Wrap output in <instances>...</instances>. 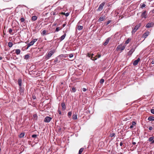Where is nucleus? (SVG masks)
Wrapping results in <instances>:
<instances>
[{"mask_svg":"<svg viewBox=\"0 0 154 154\" xmlns=\"http://www.w3.org/2000/svg\"><path fill=\"white\" fill-rule=\"evenodd\" d=\"M140 26V24L139 23L133 29V30L132 31V34H134L137 30L139 28Z\"/></svg>","mask_w":154,"mask_h":154,"instance_id":"f257e3e1","label":"nucleus"},{"mask_svg":"<svg viewBox=\"0 0 154 154\" xmlns=\"http://www.w3.org/2000/svg\"><path fill=\"white\" fill-rule=\"evenodd\" d=\"M147 13L146 11H145L143 12L141 15V17L142 19L143 18L145 19L147 18Z\"/></svg>","mask_w":154,"mask_h":154,"instance_id":"f03ea898","label":"nucleus"},{"mask_svg":"<svg viewBox=\"0 0 154 154\" xmlns=\"http://www.w3.org/2000/svg\"><path fill=\"white\" fill-rule=\"evenodd\" d=\"M54 53V51H49L47 54L46 58L47 59H49Z\"/></svg>","mask_w":154,"mask_h":154,"instance_id":"7ed1b4c3","label":"nucleus"},{"mask_svg":"<svg viewBox=\"0 0 154 154\" xmlns=\"http://www.w3.org/2000/svg\"><path fill=\"white\" fill-rule=\"evenodd\" d=\"M105 4V2H103L99 6V8L97 9V11H100L103 9V7Z\"/></svg>","mask_w":154,"mask_h":154,"instance_id":"20e7f679","label":"nucleus"},{"mask_svg":"<svg viewBox=\"0 0 154 154\" xmlns=\"http://www.w3.org/2000/svg\"><path fill=\"white\" fill-rule=\"evenodd\" d=\"M37 40L38 39L36 38L33 39L28 44V47H29L33 45L37 41Z\"/></svg>","mask_w":154,"mask_h":154,"instance_id":"39448f33","label":"nucleus"},{"mask_svg":"<svg viewBox=\"0 0 154 154\" xmlns=\"http://www.w3.org/2000/svg\"><path fill=\"white\" fill-rule=\"evenodd\" d=\"M52 119V118L49 116H46L44 119V122L47 123L49 122Z\"/></svg>","mask_w":154,"mask_h":154,"instance_id":"423d86ee","label":"nucleus"},{"mask_svg":"<svg viewBox=\"0 0 154 154\" xmlns=\"http://www.w3.org/2000/svg\"><path fill=\"white\" fill-rule=\"evenodd\" d=\"M150 32L148 31H146L143 34L142 37L144 38V39L146 38L147 36L149 35Z\"/></svg>","mask_w":154,"mask_h":154,"instance_id":"0eeeda50","label":"nucleus"},{"mask_svg":"<svg viewBox=\"0 0 154 154\" xmlns=\"http://www.w3.org/2000/svg\"><path fill=\"white\" fill-rule=\"evenodd\" d=\"M125 46H122L120 45H119L117 46V49L120 50L121 51H122L125 49Z\"/></svg>","mask_w":154,"mask_h":154,"instance_id":"6e6552de","label":"nucleus"},{"mask_svg":"<svg viewBox=\"0 0 154 154\" xmlns=\"http://www.w3.org/2000/svg\"><path fill=\"white\" fill-rule=\"evenodd\" d=\"M140 58H138L137 60H134L133 63V65L134 66L137 65L138 64V63L140 61Z\"/></svg>","mask_w":154,"mask_h":154,"instance_id":"1a4fd4ad","label":"nucleus"},{"mask_svg":"<svg viewBox=\"0 0 154 154\" xmlns=\"http://www.w3.org/2000/svg\"><path fill=\"white\" fill-rule=\"evenodd\" d=\"M66 33H65L63 35H62L59 39H58V40H59L60 42L62 41L64 39L66 36Z\"/></svg>","mask_w":154,"mask_h":154,"instance_id":"9d476101","label":"nucleus"},{"mask_svg":"<svg viewBox=\"0 0 154 154\" xmlns=\"http://www.w3.org/2000/svg\"><path fill=\"white\" fill-rule=\"evenodd\" d=\"M134 50H135L133 48L131 49L128 53V55L129 56L131 55Z\"/></svg>","mask_w":154,"mask_h":154,"instance_id":"9b49d317","label":"nucleus"},{"mask_svg":"<svg viewBox=\"0 0 154 154\" xmlns=\"http://www.w3.org/2000/svg\"><path fill=\"white\" fill-rule=\"evenodd\" d=\"M61 106L62 107V109L63 110H64L66 109V106L64 102H63L61 103Z\"/></svg>","mask_w":154,"mask_h":154,"instance_id":"f8f14e48","label":"nucleus"},{"mask_svg":"<svg viewBox=\"0 0 154 154\" xmlns=\"http://www.w3.org/2000/svg\"><path fill=\"white\" fill-rule=\"evenodd\" d=\"M153 26L152 23H148L146 26V27L147 28H150Z\"/></svg>","mask_w":154,"mask_h":154,"instance_id":"ddd939ff","label":"nucleus"},{"mask_svg":"<svg viewBox=\"0 0 154 154\" xmlns=\"http://www.w3.org/2000/svg\"><path fill=\"white\" fill-rule=\"evenodd\" d=\"M19 91L20 94H23L24 91V88H22L21 87H20L19 88Z\"/></svg>","mask_w":154,"mask_h":154,"instance_id":"4468645a","label":"nucleus"},{"mask_svg":"<svg viewBox=\"0 0 154 154\" xmlns=\"http://www.w3.org/2000/svg\"><path fill=\"white\" fill-rule=\"evenodd\" d=\"M11 59L16 60L18 59V58L16 56L15 54H13L11 57Z\"/></svg>","mask_w":154,"mask_h":154,"instance_id":"2eb2a0df","label":"nucleus"},{"mask_svg":"<svg viewBox=\"0 0 154 154\" xmlns=\"http://www.w3.org/2000/svg\"><path fill=\"white\" fill-rule=\"evenodd\" d=\"M152 136V137H151L149 138L148 141H149V142H151L154 139V134H153Z\"/></svg>","mask_w":154,"mask_h":154,"instance_id":"dca6fc26","label":"nucleus"},{"mask_svg":"<svg viewBox=\"0 0 154 154\" xmlns=\"http://www.w3.org/2000/svg\"><path fill=\"white\" fill-rule=\"evenodd\" d=\"M148 120L149 121H154V117L152 116H150L148 118Z\"/></svg>","mask_w":154,"mask_h":154,"instance_id":"f3484780","label":"nucleus"},{"mask_svg":"<svg viewBox=\"0 0 154 154\" xmlns=\"http://www.w3.org/2000/svg\"><path fill=\"white\" fill-rule=\"evenodd\" d=\"M109 38H107L106 40L105 41V42L103 43V45L104 46L106 45L108 43L109 41Z\"/></svg>","mask_w":154,"mask_h":154,"instance_id":"a211bd4d","label":"nucleus"},{"mask_svg":"<svg viewBox=\"0 0 154 154\" xmlns=\"http://www.w3.org/2000/svg\"><path fill=\"white\" fill-rule=\"evenodd\" d=\"M18 84L19 86L20 87H21L22 85V80L21 79H18Z\"/></svg>","mask_w":154,"mask_h":154,"instance_id":"6ab92c4d","label":"nucleus"},{"mask_svg":"<svg viewBox=\"0 0 154 154\" xmlns=\"http://www.w3.org/2000/svg\"><path fill=\"white\" fill-rule=\"evenodd\" d=\"M30 57L29 55L28 54H26L24 56V58L25 60H28L29 59Z\"/></svg>","mask_w":154,"mask_h":154,"instance_id":"aec40b11","label":"nucleus"},{"mask_svg":"<svg viewBox=\"0 0 154 154\" xmlns=\"http://www.w3.org/2000/svg\"><path fill=\"white\" fill-rule=\"evenodd\" d=\"M60 14H61L65 15V16L66 17H68L69 15V13H65L64 12H62Z\"/></svg>","mask_w":154,"mask_h":154,"instance_id":"412c9836","label":"nucleus"},{"mask_svg":"<svg viewBox=\"0 0 154 154\" xmlns=\"http://www.w3.org/2000/svg\"><path fill=\"white\" fill-rule=\"evenodd\" d=\"M37 17L36 16H34L32 17V21H35L37 19Z\"/></svg>","mask_w":154,"mask_h":154,"instance_id":"4be33fe9","label":"nucleus"},{"mask_svg":"<svg viewBox=\"0 0 154 154\" xmlns=\"http://www.w3.org/2000/svg\"><path fill=\"white\" fill-rule=\"evenodd\" d=\"M24 133H22L19 135V137L20 138H22L24 136Z\"/></svg>","mask_w":154,"mask_h":154,"instance_id":"5701e85b","label":"nucleus"},{"mask_svg":"<svg viewBox=\"0 0 154 154\" xmlns=\"http://www.w3.org/2000/svg\"><path fill=\"white\" fill-rule=\"evenodd\" d=\"M15 52L17 55H18L20 53V50L19 49H16V50Z\"/></svg>","mask_w":154,"mask_h":154,"instance_id":"b1692460","label":"nucleus"},{"mask_svg":"<svg viewBox=\"0 0 154 154\" xmlns=\"http://www.w3.org/2000/svg\"><path fill=\"white\" fill-rule=\"evenodd\" d=\"M83 26H82L79 25L78 26V29L79 30H81L83 29Z\"/></svg>","mask_w":154,"mask_h":154,"instance_id":"393cba45","label":"nucleus"},{"mask_svg":"<svg viewBox=\"0 0 154 154\" xmlns=\"http://www.w3.org/2000/svg\"><path fill=\"white\" fill-rule=\"evenodd\" d=\"M72 118L74 120H76L77 119V115H73L72 116Z\"/></svg>","mask_w":154,"mask_h":154,"instance_id":"a878e982","label":"nucleus"},{"mask_svg":"<svg viewBox=\"0 0 154 154\" xmlns=\"http://www.w3.org/2000/svg\"><path fill=\"white\" fill-rule=\"evenodd\" d=\"M62 29L61 28H60V27H57L55 31L56 32H58L60 30Z\"/></svg>","mask_w":154,"mask_h":154,"instance_id":"bb28decb","label":"nucleus"},{"mask_svg":"<svg viewBox=\"0 0 154 154\" xmlns=\"http://www.w3.org/2000/svg\"><path fill=\"white\" fill-rule=\"evenodd\" d=\"M103 17H100L99 18L98 20L99 22H100L103 21Z\"/></svg>","mask_w":154,"mask_h":154,"instance_id":"cd10ccee","label":"nucleus"},{"mask_svg":"<svg viewBox=\"0 0 154 154\" xmlns=\"http://www.w3.org/2000/svg\"><path fill=\"white\" fill-rule=\"evenodd\" d=\"M47 33V31L45 30H44L43 31H42V34L44 35H45L46 34H46Z\"/></svg>","mask_w":154,"mask_h":154,"instance_id":"c85d7f7f","label":"nucleus"},{"mask_svg":"<svg viewBox=\"0 0 154 154\" xmlns=\"http://www.w3.org/2000/svg\"><path fill=\"white\" fill-rule=\"evenodd\" d=\"M72 113L71 112H69L68 113V116L69 117H70L72 115Z\"/></svg>","mask_w":154,"mask_h":154,"instance_id":"c756f323","label":"nucleus"},{"mask_svg":"<svg viewBox=\"0 0 154 154\" xmlns=\"http://www.w3.org/2000/svg\"><path fill=\"white\" fill-rule=\"evenodd\" d=\"M34 119L35 120H36L37 119V116L36 114H34L33 115Z\"/></svg>","mask_w":154,"mask_h":154,"instance_id":"7c9ffc66","label":"nucleus"},{"mask_svg":"<svg viewBox=\"0 0 154 154\" xmlns=\"http://www.w3.org/2000/svg\"><path fill=\"white\" fill-rule=\"evenodd\" d=\"M131 39H129V38H128L126 41H125V43L126 44H128L130 41Z\"/></svg>","mask_w":154,"mask_h":154,"instance_id":"2f4dec72","label":"nucleus"},{"mask_svg":"<svg viewBox=\"0 0 154 154\" xmlns=\"http://www.w3.org/2000/svg\"><path fill=\"white\" fill-rule=\"evenodd\" d=\"M72 90L73 92H75L76 91V89L75 88L72 87Z\"/></svg>","mask_w":154,"mask_h":154,"instance_id":"473e14b6","label":"nucleus"},{"mask_svg":"<svg viewBox=\"0 0 154 154\" xmlns=\"http://www.w3.org/2000/svg\"><path fill=\"white\" fill-rule=\"evenodd\" d=\"M104 79H102L100 80V83L101 84H103L104 82Z\"/></svg>","mask_w":154,"mask_h":154,"instance_id":"72a5a7b5","label":"nucleus"},{"mask_svg":"<svg viewBox=\"0 0 154 154\" xmlns=\"http://www.w3.org/2000/svg\"><path fill=\"white\" fill-rule=\"evenodd\" d=\"M140 5H141V8H144L146 6V5L144 4H143L142 5H141V4Z\"/></svg>","mask_w":154,"mask_h":154,"instance_id":"f704fd0d","label":"nucleus"},{"mask_svg":"<svg viewBox=\"0 0 154 154\" xmlns=\"http://www.w3.org/2000/svg\"><path fill=\"white\" fill-rule=\"evenodd\" d=\"M37 137L36 134H33L32 136V138H35Z\"/></svg>","mask_w":154,"mask_h":154,"instance_id":"c9c22d12","label":"nucleus"},{"mask_svg":"<svg viewBox=\"0 0 154 154\" xmlns=\"http://www.w3.org/2000/svg\"><path fill=\"white\" fill-rule=\"evenodd\" d=\"M20 20H21V22H24V21H25V19H24V18H21V19H20Z\"/></svg>","mask_w":154,"mask_h":154,"instance_id":"e433bc0d","label":"nucleus"},{"mask_svg":"<svg viewBox=\"0 0 154 154\" xmlns=\"http://www.w3.org/2000/svg\"><path fill=\"white\" fill-rule=\"evenodd\" d=\"M111 22V20H108L107 22V23H106V25H108Z\"/></svg>","mask_w":154,"mask_h":154,"instance_id":"4c0bfd02","label":"nucleus"},{"mask_svg":"<svg viewBox=\"0 0 154 154\" xmlns=\"http://www.w3.org/2000/svg\"><path fill=\"white\" fill-rule=\"evenodd\" d=\"M93 59H92V57H91V59L92 60H96L97 59V58H96V57H93Z\"/></svg>","mask_w":154,"mask_h":154,"instance_id":"58836bf2","label":"nucleus"},{"mask_svg":"<svg viewBox=\"0 0 154 154\" xmlns=\"http://www.w3.org/2000/svg\"><path fill=\"white\" fill-rule=\"evenodd\" d=\"M151 112L152 113L154 114V109H152L150 110Z\"/></svg>","mask_w":154,"mask_h":154,"instance_id":"ea45409f","label":"nucleus"},{"mask_svg":"<svg viewBox=\"0 0 154 154\" xmlns=\"http://www.w3.org/2000/svg\"><path fill=\"white\" fill-rule=\"evenodd\" d=\"M115 135V134L114 133H112L110 134V136L111 137H114Z\"/></svg>","mask_w":154,"mask_h":154,"instance_id":"a19ab883","label":"nucleus"},{"mask_svg":"<svg viewBox=\"0 0 154 154\" xmlns=\"http://www.w3.org/2000/svg\"><path fill=\"white\" fill-rule=\"evenodd\" d=\"M73 56V54H69V57L70 58L72 57Z\"/></svg>","mask_w":154,"mask_h":154,"instance_id":"79ce46f5","label":"nucleus"},{"mask_svg":"<svg viewBox=\"0 0 154 154\" xmlns=\"http://www.w3.org/2000/svg\"><path fill=\"white\" fill-rule=\"evenodd\" d=\"M87 56L88 57H90L91 56V54L89 53H87Z\"/></svg>","mask_w":154,"mask_h":154,"instance_id":"37998d69","label":"nucleus"},{"mask_svg":"<svg viewBox=\"0 0 154 154\" xmlns=\"http://www.w3.org/2000/svg\"><path fill=\"white\" fill-rule=\"evenodd\" d=\"M58 62V60L57 59H56L54 60V62L55 63H57Z\"/></svg>","mask_w":154,"mask_h":154,"instance_id":"c03bdc74","label":"nucleus"},{"mask_svg":"<svg viewBox=\"0 0 154 154\" xmlns=\"http://www.w3.org/2000/svg\"><path fill=\"white\" fill-rule=\"evenodd\" d=\"M136 124V123L134 121H133L132 122V125H135Z\"/></svg>","mask_w":154,"mask_h":154,"instance_id":"a18cd8bd","label":"nucleus"},{"mask_svg":"<svg viewBox=\"0 0 154 154\" xmlns=\"http://www.w3.org/2000/svg\"><path fill=\"white\" fill-rule=\"evenodd\" d=\"M58 112L60 115H61L62 113H61V111L60 110H58Z\"/></svg>","mask_w":154,"mask_h":154,"instance_id":"49530a36","label":"nucleus"},{"mask_svg":"<svg viewBox=\"0 0 154 154\" xmlns=\"http://www.w3.org/2000/svg\"><path fill=\"white\" fill-rule=\"evenodd\" d=\"M32 98L34 100H35L36 99V97L35 95H33L32 96Z\"/></svg>","mask_w":154,"mask_h":154,"instance_id":"de8ad7c7","label":"nucleus"},{"mask_svg":"<svg viewBox=\"0 0 154 154\" xmlns=\"http://www.w3.org/2000/svg\"><path fill=\"white\" fill-rule=\"evenodd\" d=\"M153 128L152 127H150L149 128V130H151L153 129Z\"/></svg>","mask_w":154,"mask_h":154,"instance_id":"09e8293b","label":"nucleus"},{"mask_svg":"<svg viewBox=\"0 0 154 154\" xmlns=\"http://www.w3.org/2000/svg\"><path fill=\"white\" fill-rule=\"evenodd\" d=\"M82 90L83 91H84V92H85L86 91H87V89L86 88H83V89H82Z\"/></svg>","mask_w":154,"mask_h":154,"instance_id":"8fccbe9b","label":"nucleus"},{"mask_svg":"<svg viewBox=\"0 0 154 154\" xmlns=\"http://www.w3.org/2000/svg\"><path fill=\"white\" fill-rule=\"evenodd\" d=\"M12 30L10 29V34H13V33H12Z\"/></svg>","mask_w":154,"mask_h":154,"instance_id":"3c124183","label":"nucleus"},{"mask_svg":"<svg viewBox=\"0 0 154 154\" xmlns=\"http://www.w3.org/2000/svg\"><path fill=\"white\" fill-rule=\"evenodd\" d=\"M98 58H100L101 57V55L100 54H98L97 55Z\"/></svg>","mask_w":154,"mask_h":154,"instance_id":"603ef678","label":"nucleus"},{"mask_svg":"<svg viewBox=\"0 0 154 154\" xmlns=\"http://www.w3.org/2000/svg\"><path fill=\"white\" fill-rule=\"evenodd\" d=\"M53 14L54 15H56L57 14L55 12H53Z\"/></svg>","mask_w":154,"mask_h":154,"instance_id":"864d4df0","label":"nucleus"},{"mask_svg":"<svg viewBox=\"0 0 154 154\" xmlns=\"http://www.w3.org/2000/svg\"><path fill=\"white\" fill-rule=\"evenodd\" d=\"M13 45V44L12 42H10V48H11Z\"/></svg>","mask_w":154,"mask_h":154,"instance_id":"5fc2aeb1","label":"nucleus"},{"mask_svg":"<svg viewBox=\"0 0 154 154\" xmlns=\"http://www.w3.org/2000/svg\"><path fill=\"white\" fill-rule=\"evenodd\" d=\"M122 144H123V143H122L121 142L120 143V145L121 146H122Z\"/></svg>","mask_w":154,"mask_h":154,"instance_id":"6e6d98bb","label":"nucleus"},{"mask_svg":"<svg viewBox=\"0 0 154 154\" xmlns=\"http://www.w3.org/2000/svg\"><path fill=\"white\" fill-rule=\"evenodd\" d=\"M66 25V23H64V24H63L62 25L63 27H64Z\"/></svg>","mask_w":154,"mask_h":154,"instance_id":"4d7b16f0","label":"nucleus"},{"mask_svg":"<svg viewBox=\"0 0 154 154\" xmlns=\"http://www.w3.org/2000/svg\"><path fill=\"white\" fill-rule=\"evenodd\" d=\"M133 125H131L130 126V128H132L133 127Z\"/></svg>","mask_w":154,"mask_h":154,"instance_id":"13d9d810","label":"nucleus"},{"mask_svg":"<svg viewBox=\"0 0 154 154\" xmlns=\"http://www.w3.org/2000/svg\"><path fill=\"white\" fill-rule=\"evenodd\" d=\"M132 144H133V145H135V144H136V142H132Z\"/></svg>","mask_w":154,"mask_h":154,"instance_id":"bf43d9fd","label":"nucleus"},{"mask_svg":"<svg viewBox=\"0 0 154 154\" xmlns=\"http://www.w3.org/2000/svg\"><path fill=\"white\" fill-rule=\"evenodd\" d=\"M154 143V139L152 141L151 143V144H153Z\"/></svg>","mask_w":154,"mask_h":154,"instance_id":"052dcab7","label":"nucleus"},{"mask_svg":"<svg viewBox=\"0 0 154 154\" xmlns=\"http://www.w3.org/2000/svg\"><path fill=\"white\" fill-rule=\"evenodd\" d=\"M152 64H154V60H153L151 62Z\"/></svg>","mask_w":154,"mask_h":154,"instance_id":"680f3d73","label":"nucleus"},{"mask_svg":"<svg viewBox=\"0 0 154 154\" xmlns=\"http://www.w3.org/2000/svg\"><path fill=\"white\" fill-rule=\"evenodd\" d=\"M94 55V54H91V57H92V58H93V56Z\"/></svg>","mask_w":154,"mask_h":154,"instance_id":"e2e57ef3","label":"nucleus"},{"mask_svg":"<svg viewBox=\"0 0 154 154\" xmlns=\"http://www.w3.org/2000/svg\"><path fill=\"white\" fill-rule=\"evenodd\" d=\"M10 42H8V45L9 47H10Z\"/></svg>","mask_w":154,"mask_h":154,"instance_id":"0e129e2a","label":"nucleus"},{"mask_svg":"<svg viewBox=\"0 0 154 154\" xmlns=\"http://www.w3.org/2000/svg\"><path fill=\"white\" fill-rule=\"evenodd\" d=\"M2 58L0 56V60H2Z\"/></svg>","mask_w":154,"mask_h":154,"instance_id":"69168bd1","label":"nucleus"},{"mask_svg":"<svg viewBox=\"0 0 154 154\" xmlns=\"http://www.w3.org/2000/svg\"><path fill=\"white\" fill-rule=\"evenodd\" d=\"M29 47H28V44L27 45V47L26 48V49H28Z\"/></svg>","mask_w":154,"mask_h":154,"instance_id":"338daca9","label":"nucleus"},{"mask_svg":"<svg viewBox=\"0 0 154 154\" xmlns=\"http://www.w3.org/2000/svg\"><path fill=\"white\" fill-rule=\"evenodd\" d=\"M8 31H9V32H10V29H8Z\"/></svg>","mask_w":154,"mask_h":154,"instance_id":"774afa93","label":"nucleus"}]
</instances>
